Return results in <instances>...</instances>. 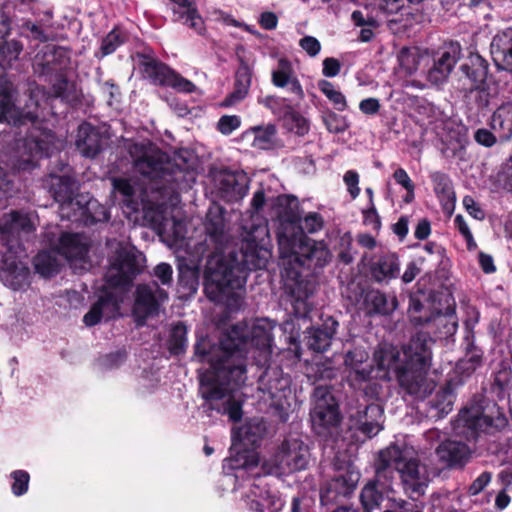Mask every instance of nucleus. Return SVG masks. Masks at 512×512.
Listing matches in <instances>:
<instances>
[{"mask_svg": "<svg viewBox=\"0 0 512 512\" xmlns=\"http://www.w3.org/2000/svg\"><path fill=\"white\" fill-rule=\"evenodd\" d=\"M111 251L110 266L106 272V288L99 300L84 315L86 326H94L102 319L118 315L120 305L128 298L130 284L145 267V256L129 243L108 241Z\"/></svg>", "mask_w": 512, "mask_h": 512, "instance_id": "obj_5", "label": "nucleus"}, {"mask_svg": "<svg viewBox=\"0 0 512 512\" xmlns=\"http://www.w3.org/2000/svg\"><path fill=\"white\" fill-rule=\"evenodd\" d=\"M167 299V292L160 288L156 282L139 285L133 309L139 324H143L148 316L157 314L160 305Z\"/></svg>", "mask_w": 512, "mask_h": 512, "instance_id": "obj_18", "label": "nucleus"}, {"mask_svg": "<svg viewBox=\"0 0 512 512\" xmlns=\"http://www.w3.org/2000/svg\"><path fill=\"white\" fill-rule=\"evenodd\" d=\"M492 129L501 131L503 136H512V101L502 103L491 116Z\"/></svg>", "mask_w": 512, "mask_h": 512, "instance_id": "obj_37", "label": "nucleus"}, {"mask_svg": "<svg viewBox=\"0 0 512 512\" xmlns=\"http://www.w3.org/2000/svg\"><path fill=\"white\" fill-rule=\"evenodd\" d=\"M320 91L330 100L338 111H343L347 107L345 96L341 91L335 88V86L326 80H321L318 83Z\"/></svg>", "mask_w": 512, "mask_h": 512, "instance_id": "obj_42", "label": "nucleus"}, {"mask_svg": "<svg viewBox=\"0 0 512 512\" xmlns=\"http://www.w3.org/2000/svg\"><path fill=\"white\" fill-rule=\"evenodd\" d=\"M506 425V418L495 403H477L465 407L454 422L456 435L474 438L478 432H492Z\"/></svg>", "mask_w": 512, "mask_h": 512, "instance_id": "obj_10", "label": "nucleus"}, {"mask_svg": "<svg viewBox=\"0 0 512 512\" xmlns=\"http://www.w3.org/2000/svg\"><path fill=\"white\" fill-rule=\"evenodd\" d=\"M393 178L399 185H401L403 188H405L408 193L413 195L414 184H413L412 180L410 179L409 175L407 174V172L403 168H398L394 172Z\"/></svg>", "mask_w": 512, "mask_h": 512, "instance_id": "obj_56", "label": "nucleus"}, {"mask_svg": "<svg viewBox=\"0 0 512 512\" xmlns=\"http://www.w3.org/2000/svg\"><path fill=\"white\" fill-rule=\"evenodd\" d=\"M241 126V118L237 115H224L217 122V129L223 135H230Z\"/></svg>", "mask_w": 512, "mask_h": 512, "instance_id": "obj_48", "label": "nucleus"}, {"mask_svg": "<svg viewBox=\"0 0 512 512\" xmlns=\"http://www.w3.org/2000/svg\"><path fill=\"white\" fill-rule=\"evenodd\" d=\"M365 305L368 314L389 315L397 308V300L394 296L373 290L366 294Z\"/></svg>", "mask_w": 512, "mask_h": 512, "instance_id": "obj_34", "label": "nucleus"}, {"mask_svg": "<svg viewBox=\"0 0 512 512\" xmlns=\"http://www.w3.org/2000/svg\"><path fill=\"white\" fill-rule=\"evenodd\" d=\"M186 327L182 323H177L172 327L169 345L171 352L178 354L186 346Z\"/></svg>", "mask_w": 512, "mask_h": 512, "instance_id": "obj_44", "label": "nucleus"}, {"mask_svg": "<svg viewBox=\"0 0 512 512\" xmlns=\"http://www.w3.org/2000/svg\"><path fill=\"white\" fill-rule=\"evenodd\" d=\"M12 247V244H9V251L4 256L2 280L8 288L14 291H22L30 285V271L27 263L22 261V252H16L13 256Z\"/></svg>", "mask_w": 512, "mask_h": 512, "instance_id": "obj_19", "label": "nucleus"}, {"mask_svg": "<svg viewBox=\"0 0 512 512\" xmlns=\"http://www.w3.org/2000/svg\"><path fill=\"white\" fill-rule=\"evenodd\" d=\"M279 253L284 283L294 298V313L305 318L311 310L308 299L314 293L315 285L302 275L301 268L323 267L330 260V252L322 241L302 235L294 224H289L279 234Z\"/></svg>", "mask_w": 512, "mask_h": 512, "instance_id": "obj_3", "label": "nucleus"}, {"mask_svg": "<svg viewBox=\"0 0 512 512\" xmlns=\"http://www.w3.org/2000/svg\"><path fill=\"white\" fill-rule=\"evenodd\" d=\"M220 189L227 195H239L241 187L237 185L236 176L231 173L220 175Z\"/></svg>", "mask_w": 512, "mask_h": 512, "instance_id": "obj_50", "label": "nucleus"}, {"mask_svg": "<svg viewBox=\"0 0 512 512\" xmlns=\"http://www.w3.org/2000/svg\"><path fill=\"white\" fill-rule=\"evenodd\" d=\"M39 225L35 212L11 211L0 219V236L8 242L29 238Z\"/></svg>", "mask_w": 512, "mask_h": 512, "instance_id": "obj_17", "label": "nucleus"}, {"mask_svg": "<svg viewBox=\"0 0 512 512\" xmlns=\"http://www.w3.org/2000/svg\"><path fill=\"white\" fill-rule=\"evenodd\" d=\"M399 260L394 254H386L375 262L371 269L372 277L377 282L388 281L399 274Z\"/></svg>", "mask_w": 512, "mask_h": 512, "instance_id": "obj_35", "label": "nucleus"}, {"mask_svg": "<svg viewBox=\"0 0 512 512\" xmlns=\"http://www.w3.org/2000/svg\"><path fill=\"white\" fill-rule=\"evenodd\" d=\"M173 270L167 263H160L154 269V276L160 280L162 285H169L172 281Z\"/></svg>", "mask_w": 512, "mask_h": 512, "instance_id": "obj_55", "label": "nucleus"}, {"mask_svg": "<svg viewBox=\"0 0 512 512\" xmlns=\"http://www.w3.org/2000/svg\"><path fill=\"white\" fill-rule=\"evenodd\" d=\"M270 257L269 251L253 241H246L241 247V260L227 259L215 253L209 257L205 269V292L218 302L231 305L242 296L245 271L262 269Z\"/></svg>", "mask_w": 512, "mask_h": 512, "instance_id": "obj_6", "label": "nucleus"}, {"mask_svg": "<svg viewBox=\"0 0 512 512\" xmlns=\"http://www.w3.org/2000/svg\"><path fill=\"white\" fill-rule=\"evenodd\" d=\"M300 47L311 57H315L321 50L320 42L312 36H305L299 41Z\"/></svg>", "mask_w": 512, "mask_h": 512, "instance_id": "obj_54", "label": "nucleus"}, {"mask_svg": "<svg viewBox=\"0 0 512 512\" xmlns=\"http://www.w3.org/2000/svg\"><path fill=\"white\" fill-rule=\"evenodd\" d=\"M454 394L450 386L444 387L436 394L433 407L441 414H448L452 410Z\"/></svg>", "mask_w": 512, "mask_h": 512, "instance_id": "obj_43", "label": "nucleus"}, {"mask_svg": "<svg viewBox=\"0 0 512 512\" xmlns=\"http://www.w3.org/2000/svg\"><path fill=\"white\" fill-rule=\"evenodd\" d=\"M4 49L6 57L8 58V64H10L11 61L16 60L18 58L19 54L22 51V45L17 41H10L6 43Z\"/></svg>", "mask_w": 512, "mask_h": 512, "instance_id": "obj_62", "label": "nucleus"}, {"mask_svg": "<svg viewBox=\"0 0 512 512\" xmlns=\"http://www.w3.org/2000/svg\"><path fill=\"white\" fill-rule=\"evenodd\" d=\"M343 180L347 186L348 192L350 193L351 197L353 199H355L360 193V188L358 186V184H359L358 173L356 171L349 170L344 174Z\"/></svg>", "mask_w": 512, "mask_h": 512, "instance_id": "obj_52", "label": "nucleus"}, {"mask_svg": "<svg viewBox=\"0 0 512 512\" xmlns=\"http://www.w3.org/2000/svg\"><path fill=\"white\" fill-rule=\"evenodd\" d=\"M143 74L154 84L169 86L174 72L167 65L156 59L144 56L142 60Z\"/></svg>", "mask_w": 512, "mask_h": 512, "instance_id": "obj_32", "label": "nucleus"}, {"mask_svg": "<svg viewBox=\"0 0 512 512\" xmlns=\"http://www.w3.org/2000/svg\"><path fill=\"white\" fill-rule=\"evenodd\" d=\"M49 186L54 199L60 203L62 218L69 219L72 216H76V210L80 211L81 214L84 210L91 213L97 207L98 211L92 215L93 220L96 222L108 220L107 210L103 206L98 205L96 201H87L85 207L81 205V201L75 197V191L77 190L76 182L67 173L62 175L51 174L49 176Z\"/></svg>", "mask_w": 512, "mask_h": 512, "instance_id": "obj_11", "label": "nucleus"}, {"mask_svg": "<svg viewBox=\"0 0 512 512\" xmlns=\"http://www.w3.org/2000/svg\"><path fill=\"white\" fill-rule=\"evenodd\" d=\"M249 429L250 428L248 426H245L239 430L233 429L232 431V450L237 451V453L227 460V466L237 471L235 475L237 479L243 477L245 473H249L253 476L260 475L258 471H255L258 470L259 462L257 453L255 451L241 452L238 449V442H241V435L243 433L247 435L249 433Z\"/></svg>", "mask_w": 512, "mask_h": 512, "instance_id": "obj_20", "label": "nucleus"}, {"mask_svg": "<svg viewBox=\"0 0 512 512\" xmlns=\"http://www.w3.org/2000/svg\"><path fill=\"white\" fill-rule=\"evenodd\" d=\"M434 190L444 205L451 207L454 202V192L451 187L450 180L442 173H434L432 175Z\"/></svg>", "mask_w": 512, "mask_h": 512, "instance_id": "obj_41", "label": "nucleus"}, {"mask_svg": "<svg viewBox=\"0 0 512 512\" xmlns=\"http://www.w3.org/2000/svg\"><path fill=\"white\" fill-rule=\"evenodd\" d=\"M357 480L358 475H355V479H353L352 477L350 478V482L347 484L346 488L339 489V486L346 481L342 477H337L329 484V489L335 490L337 494H346L355 487Z\"/></svg>", "mask_w": 512, "mask_h": 512, "instance_id": "obj_58", "label": "nucleus"}, {"mask_svg": "<svg viewBox=\"0 0 512 512\" xmlns=\"http://www.w3.org/2000/svg\"><path fill=\"white\" fill-rule=\"evenodd\" d=\"M460 55L461 46L458 43L447 44L428 73L429 81L434 85L442 84L460 59Z\"/></svg>", "mask_w": 512, "mask_h": 512, "instance_id": "obj_21", "label": "nucleus"}, {"mask_svg": "<svg viewBox=\"0 0 512 512\" xmlns=\"http://www.w3.org/2000/svg\"><path fill=\"white\" fill-rule=\"evenodd\" d=\"M310 453L308 446L299 438H288L261 466L264 475L283 476L305 469Z\"/></svg>", "mask_w": 512, "mask_h": 512, "instance_id": "obj_12", "label": "nucleus"}, {"mask_svg": "<svg viewBox=\"0 0 512 512\" xmlns=\"http://www.w3.org/2000/svg\"><path fill=\"white\" fill-rule=\"evenodd\" d=\"M247 497L255 503V509L259 511L269 510L270 512H276L283 506L281 499L262 487L261 483H252Z\"/></svg>", "mask_w": 512, "mask_h": 512, "instance_id": "obj_31", "label": "nucleus"}, {"mask_svg": "<svg viewBox=\"0 0 512 512\" xmlns=\"http://www.w3.org/2000/svg\"><path fill=\"white\" fill-rule=\"evenodd\" d=\"M260 25L266 30H273L277 27L278 18L273 12H264L260 15Z\"/></svg>", "mask_w": 512, "mask_h": 512, "instance_id": "obj_63", "label": "nucleus"}, {"mask_svg": "<svg viewBox=\"0 0 512 512\" xmlns=\"http://www.w3.org/2000/svg\"><path fill=\"white\" fill-rule=\"evenodd\" d=\"M12 91V83L5 76H0V122L17 125L26 120L35 122L45 117L44 109L48 106L49 97L42 88L31 90L24 111H19L13 105Z\"/></svg>", "mask_w": 512, "mask_h": 512, "instance_id": "obj_9", "label": "nucleus"}, {"mask_svg": "<svg viewBox=\"0 0 512 512\" xmlns=\"http://www.w3.org/2000/svg\"><path fill=\"white\" fill-rule=\"evenodd\" d=\"M124 41L121 31L114 29L102 40L101 57L113 53Z\"/></svg>", "mask_w": 512, "mask_h": 512, "instance_id": "obj_46", "label": "nucleus"}, {"mask_svg": "<svg viewBox=\"0 0 512 512\" xmlns=\"http://www.w3.org/2000/svg\"><path fill=\"white\" fill-rule=\"evenodd\" d=\"M481 358L478 354H472L469 358L463 359L458 364V369L467 371L468 373L474 371L480 364Z\"/></svg>", "mask_w": 512, "mask_h": 512, "instance_id": "obj_61", "label": "nucleus"}, {"mask_svg": "<svg viewBox=\"0 0 512 512\" xmlns=\"http://www.w3.org/2000/svg\"><path fill=\"white\" fill-rule=\"evenodd\" d=\"M475 141L485 147H491L496 143V137L485 128L478 129L474 134Z\"/></svg>", "mask_w": 512, "mask_h": 512, "instance_id": "obj_57", "label": "nucleus"}, {"mask_svg": "<svg viewBox=\"0 0 512 512\" xmlns=\"http://www.w3.org/2000/svg\"><path fill=\"white\" fill-rule=\"evenodd\" d=\"M359 429L368 437L377 435L382 429L383 410L377 404H371L364 408L363 411H357Z\"/></svg>", "mask_w": 512, "mask_h": 512, "instance_id": "obj_28", "label": "nucleus"}, {"mask_svg": "<svg viewBox=\"0 0 512 512\" xmlns=\"http://www.w3.org/2000/svg\"><path fill=\"white\" fill-rule=\"evenodd\" d=\"M76 147L85 157H95L101 149L100 134L88 123L79 126Z\"/></svg>", "mask_w": 512, "mask_h": 512, "instance_id": "obj_30", "label": "nucleus"}, {"mask_svg": "<svg viewBox=\"0 0 512 512\" xmlns=\"http://www.w3.org/2000/svg\"><path fill=\"white\" fill-rule=\"evenodd\" d=\"M276 132V127L272 124L254 126L242 133L239 142L251 143L256 149H270L274 143H278Z\"/></svg>", "mask_w": 512, "mask_h": 512, "instance_id": "obj_26", "label": "nucleus"}, {"mask_svg": "<svg viewBox=\"0 0 512 512\" xmlns=\"http://www.w3.org/2000/svg\"><path fill=\"white\" fill-rule=\"evenodd\" d=\"M394 471L399 473L403 488L410 497L424 494L429 483L426 466L420 464L412 448L393 444L380 451L375 479L362 489L361 502L367 512L378 508L385 499L391 502L390 507L404 508L406 505V501L392 495Z\"/></svg>", "mask_w": 512, "mask_h": 512, "instance_id": "obj_2", "label": "nucleus"}, {"mask_svg": "<svg viewBox=\"0 0 512 512\" xmlns=\"http://www.w3.org/2000/svg\"><path fill=\"white\" fill-rule=\"evenodd\" d=\"M491 479L492 475L490 472L481 473L469 486V494L472 496L478 495L490 483Z\"/></svg>", "mask_w": 512, "mask_h": 512, "instance_id": "obj_53", "label": "nucleus"}, {"mask_svg": "<svg viewBox=\"0 0 512 512\" xmlns=\"http://www.w3.org/2000/svg\"><path fill=\"white\" fill-rule=\"evenodd\" d=\"M252 71L246 63H241L236 73L235 90L225 99L223 105L231 106L244 99L251 84Z\"/></svg>", "mask_w": 512, "mask_h": 512, "instance_id": "obj_36", "label": "nucleus"}, {"mask_svg": "<svg viewBox=\"0 0 512 512\" xmlns=\"http://www.w3.org/2000/svg\"><path fill=\"white\" fill-rule=\"evenodd\" d=\"M274 328L272 321L258 319L252 324H235L208 354L196 346V353L209 368L200 374V394L210 408L227 414L232 421L241 419L243 394L240 389L246 380V355L254 347L264 360L270 354Z\"/></svg>", "mask_w": 512, "mask_h": 512, "instance_id": "obj_1", "label": "nucleus"}, {"mask_svg": "<svg viewBox=\"0 0 512 512\" xmlns=\"http://www.w3.org/2000/svg\"><path fill=\"white\" fill-rule=\"evenodd\" d=\"M359 109L367 115H374L380 109V103L376 98H367L360 102Z\"/></svg>", "mask_w": 512, "mask_h": 512, "instance_id": "obj_60", "label": "nucleus"}, {"mask_svg": "<svg viewBox=\"0 0 512 512\" xmlns=\"http://www.w3.org/2000/svg\"><path fill=\"white\" fill-rule=\"evenodd\" d=\"M470 63L473 66L472 68L468 64H463L461 66V70L471 80V88L478 89L482 85L486 76L484 60L481 56L475 54L471 55Z\"/></svg>", "mask_w": 512, "mask_h": 512, "instance_id": "obj_39", "label": "nucleus"}, {"mask_svg": "<svg viewBox=\"0 0 512 512\" xmlns=\"http://www.w3.org/2000/svg\"><path fill=\"white\" fill-rule=\"evenodd\" d=\"M431 232L430 223L426 219H422L418 222L414 235L419 240L426 239Z\"/></svg>", "mask_w": 512, "mask_h": 512, "instance_id": "obj_64", "label": "nucleus"}, {"mask_svg": "<svg viewBox=\"0 0 512 512\" xmlns=\"http://www.w3.org/2000/svg\"><path fill=\"white\" fill-rule=\"evenodd\" d=\"M408 313L412 323L415 325H434L440 336L448 337L457 330L455 311L451 307H447L444 313L437 311L428 314L417 299L411 298Z\"/></svg>", "mask_w": 512, "mask_h": 512, "instance_id": "obj_16", "label": "nucleus"}, {"mask_svg": "<svg viewBox=\"0 0 512 512\" xmlns=\"http://www.w3.org/2000/svg\"><path fill=\"white\" fill-rule=\"evenodd\" d=\"M340 63L335 58H326L323 61V75L326 77H335L340 72Z\"/></svg>", "mask_w": 512, "mask_h": 512, "instance_id": "obj_59", "label": "nucleus"}, {"mask_svg": "<svg viewBox=\"0 0 512 512\" xmlns=\"http://www.w3.org/2000/svg\"><path fill=\"white\" fill-rule=\"evenodd\" d=\"M431 344L432 339L422 333L412 337L402 353L391 344H379L373 355L375 377L389 380L391 372H394L407 393L425 398L435 387L434 382L427 378Z\"/></svg>", "mask_w": 512, "mask_h": 512, "instance_id": "obj_4", "label": "nucleus"}, {"mask_svg": "<svg viewBox=\"0 0 512 512\" xmlns=\"http://www.w3.org/2000/svg\"><path fill=\"white\" fill-rule=\"evenodd\" d=\"M225 223L223 211L220 207H211L206 217V231L216 242L222 241L224 235Z\"/></svg>", "mask_w": 512, "mask_h": 512, "instance_id": "obj_38", "label": "nucleus"}, {"mask_svg": "<svg viewBox=\"0 0 512 512\" xmlns=\"http://www.w3.org/2000/svg\"><path fill=\"white\" fill-rule=\"evenodd\" d=\"M338 323L331 317L327 318L322 328H312L307 331V345L310 349L322 352L331 344V339L336 332Z\"/></svg>", "mask_w": 512, "mask_h": 512, "instance_id": "obj_29", "label": "nucleus"}, {"mask_svg": "<svg viewBox=\"0 0 512 512\" xmlns=\"http://www.w3.org/2000/svg\"><path fill=\"white\" fill-rule=\"evenodd\" d=\"M271 81L276 87L287 88L298 99L304 97L302 86L295 74L292 63L286 58H280L272 70Z\"/></svg>", "mask_w": 512, "mask_h": 512, "instance_id": "obj_22", "label": "nucleus"}, {"mask_svg": "<svg viewBox=\"0 0 512 512\" xmlns=\"http://www.w3.org/2000/svg\"><path fill=\"white\" fill-rule=\"evenodd\" d=\"M287 386L288 381L285 379L269 381L267 386L259 387V392L262 394L259 398L271 407L282 409L284 407L283 399L289 392Z\"/></svg>", "mask_w": 512, "mask_h": 512, "instance_id": "obj_33", "label": "nucleus"}, {"mask_svg": "<svg viewBox=\"0 0 512 512\" xmlns=\"http://www.w3.org/2000/svg\"><path fill=\"white\" fill-rule=\"evenodd\" d=\"M135 169L150 178L161 177L167 170L166 155L151 143H134L129 146Z\"/></svg>", "mask_w": 512, "mask_h": 512, "instance_id": "obj_15", "label": "nucleus"}, {"mask_svg": "<svg viewBox=\"0 0 512 512\" xmlns=\"http://www.w3.org/2000/svg\"><path fill=\"white\" fill-rule=\"evenodd\" d=\"M87 253L88 243L84 236L65 233L60 237L56 249L39 252L35 256L33 264L37 273L43 277H50L58 272L63 258L69 261L75 269H86Z\"/></svg>", "mask_w": 512, "mask_h": 512, "instance_id": "obj_8", "label": "nucleus"}, {"mask_svg": "<svg viewBox=\"0 0 512 512\" xmlns=\"http://www.w3.org/2000/svg\"><path fill=\"white\" fill-rule=\"evenodd\" d=\"M11 490L15 496H22L28 491L30 476L27 471L16 470L10 474Z\"/></svg>", "mask_w": 512, "mask_h": 512, "instance_id": "obj_45", "label": "nucleus"}, {"mask_svg": "<svg viewBox=\"0 0 512 512\" xmlns=\"http://www.w3.org/2000/svg\"><path fill=\"white\" fill-rule=\"evenodd\" d=\"M368 353L364 348L357 347L346 354L345 364L349 368V378L362 382L368 380L374 368L367 362Z\"/></svg>", "mask_w": 512, "mask_h": 512, "instance_id": "obj_25", "label": "nucleus"}, {"mask_svg": "<svg viewBox=\"0 0 512 512\" xmlns=\"http://www.w3.org/2000/svg\"><path fill=\"white\" fill-rule=\"evenodd\" d=\"M323 122L327 130L331 133H342L349 127L347 119L334 112H329L323 116Z\"/></svg>", "mask_w": 512, "mask_h": 512, "instance_id": "obj_47", "label": "nucleus"}, {"mask_svg": "<svg viewBox=\"0 0 512 512\" xmlns=\"http://www.w3.org/2000/svg\"><path fill=\"white\" fill-rule=\"evenodd\" d=\"M490 52L499 69L512 72V28L501 31L493 37Z\"/></svg>", "mask_w": 512, "mask_h": 512, "instance_id": "obj_23", "label": "nucleus"}, {"mask_svg": "<svg viewBox=\"0 0 512 512\" xmlns=\"http://www.w3.org/2000/svg\"><path fill=\"white\" fill-rule=\"evenodd\" d=\"M311 372L315 380H331L337 374L336 369L332 366L330 361L316 363L311 367Z\"/></svg>", "mask_w": 512, "mask_h": 512, "instance_id": "obj_49", "label": "nucleus"}, {"mask_svg": "<svg viewBox=\"0 0 512 512\" xmlns=\"http://www.w3.org/2000/svg\"><path fill=\"white\" fill-rule=\"evenodd\" d=\"M114 188L123 196V212L134 223L149 225L159 234L179 240L185 237L184 223L175 218H167L161 205L138 202L134 199V186L126 179H115Z\"/></svg>", "mask_w": 512, "mask_h": 512, "instance_id": "obj_7", "label": "nucleus"}, {"mask_svg": "<svg viewBox=\"0 0 512 512\" xmlns=\"http://www.w3.org/2000/svg\"><path fill=\"white\" fill-rule=\"evenodd\" d=\"M169 86L176 89L179 92L185 93H191L196 88L191 81L182 77L180 74L176 72H174V75L172 76Z\"/></svg>", "mask_w": 512, "mask_h": 512, "instance_id": "obj_51", "label": "nucleus"}, {"mask_svg": "<svg viewBox=\"0 0 512 512\" xmlns=\"http://www.w3.org/2000/svg\"><path fill=\"white\" fill-rule=\"evenodd\" d=\"M174 20L193 29L197 34L205 32L204 21L193 0H170Z\"/></svg>", "mask_w": 512, "mask_h": 512, "instance_id": "obj_24", "label": "nucleus"}, {"mask_svg": "<svg viewBox=\"0 0 512 512\" xmlns=\"http://www.w3.org/2000/svg\"><path fill=\"white\" fill-rule=\"evenodd\" d=\"M62 146V141L57 140L50 131H42L39 135L32 134L29 138L17 143L15 156L17 159L14 167L18 170L30 169L38 157L50 156Z\"/></svg>", "mask_w": 512, "mask_h": 512, "instance_id": "obj_14", "label": "nucleus"}, {"mask_svg": "<svg viewBox=\"0 0 512 512\" xmlns=\"http://www.w3.org/2000/svg\"><path fill=\"white\" fill-rule=\"evenodd\" d=\"M294 224L302 235L304 231L308 233H315L322 228V219L317 213L308 214L301 222L298 221L296 217H293L289 220H283L280 224L278 235L283 231L284 226Z\"/></svg>", "mask_w": 512, "mask_h": 512, "instance_id": "obj_40", "label": "nucleus"}, {"mask_svg": "<svg viewBox=\"0 0 512 512\" xmlns=\"http://www.w3.org/2000/svg\"><path fill=\"white\" fill-rule=\"evenodd\" d=\"M440 461L448 467L463 465L470 454L469 448L462 442L447 440L436 449Z\"/></svg>", "mask_w": 512, "mask_h": 512, "instance_id": "obj_27", "label": "nucleus"}, {"mask_svg": "<svg viewBox=\"0 0 512 512\" xmlns=\"http://www.w3.org/2000/svg\"><path fill=\"white\" fill-rule=\"evenodd\" d=\"M314 404L311 410V422L318 435L327 436L337 428L341 421L338 403L328 386L318 385L313 394Z\"/></svg>", "mask_w": 512, "mask_h": 512, "instance_id": "obj_13", "label": "nucleus"}]
</instances>
